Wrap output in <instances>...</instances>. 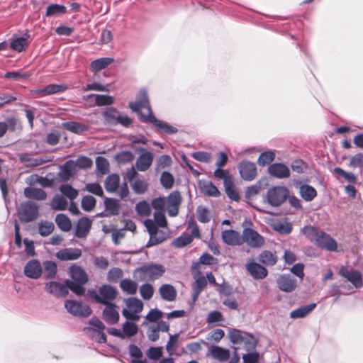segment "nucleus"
<instances>
[{
	"label": "nucleus",
	"mask_w": 363,
	"mask_h": 363,
	"mask_svg": "<svg viewBox=\"0 0 363 363\" xmlns=\"http://www.w3.org/2000/svg\"><path fill=\"white\" fill-rule=\"evenodd\" d=\"M129 107L138 113L142 122L151 123L160 130L168 134H174L178 131L177 128L155 118L152 113L148 97L145 90L140 91L137 100L130 102Z\"/></svg>",
	"instance_id": "1"
},
{
	"label": "nucleus",
	"mask_w": 363,
	"mask_h": 363,
	"mask_svg": "<svg viewBox=\"0 0 363 363\" xmlns=\"http://www.w3.org/2000/svg\"><path fill=\"white\" fill-rule=\"evenodd\" d=\"M71 280H66L67 286L77 295H82L85 289L84 285L88 281V277L85 271L80 267L72 265L69 267Z\"/></svg>",
	"instance_id": "2"
},
{
	"label": "nucleus",
	"mask_w": 363,
	"mask_h": 363,
	"mask_svg": "<svg viewBox=\"0 0 363 363\" xmlns=\"http://www.w3.org/2000/svg\"><path fill=\"white\" fill-rule=\"evenodd\" d=\"M144 225L150 234V240L147 246H153L162 242L169 237V230L167 226L160 230L157 227L152 219H147L144 221Z\"/></svg>",
	"instance_id": "3"
},
{
	"label": "nucleus",
	"mask_w": 363,
	"mask_h": 363,
	"mask_svg": "<svg viewBox=\"0 0 363 363\" xmlns=\"http://www.w3.org/2000/svg\"><path fill=\"white\" fill-rule=\"evenodd\" d=\"M289 190L284 186L269 188L266 194L267 202L273 207L281 206L288 199Z\"/></svg>",
	"instance_id": "4"
},
{
	"label": "nucleus",
	"mask_w": 363,
	"mask_h": 363,
	"mask_svg": "<svg viewBox=\"0 0 363 363\" xmlns=\"http://www.w3.org/2000/svg\"><path fill=\"white\" fill-rule=\"evenodd\" d=\"M89 295L94 298L97 303L104 305L112 304L117 295L116 289L110 285H103L98 291L89 290Z\"/></svg>",
	"instance_id": "5"
},
{
	"label": "nucleus",
	"mask_w": 363,
	"mask_h": 363,
	"mask_svg": "<svg viewBox=\"0 0 363 363\" xmlns=\"http://www.w3.org/2000/svg\"><path fill=\"white\" fill-rule=\"evenodd\" d=\"M125 306L122 311L123 315L130 320H138L140 318L138 313L143 308V302L137 298H129L125 300Z\"/></svg>",
	"instance_id": "6"
},
{
	"label": "nucleus",
	"mask_w": 363,
	"mask_h": 363,
	"mask_svg": "<svg viewBox=\"0 0 363 363\" xmlns=\"http://www.w3.org/2000/svg\"><path fill=\"white\" fill-rule=\"evenodd\" d=\"M138 271L141 274V279L153 281L162 277L165 269L162 264H150L140 267Z\"/></svg>",
	"instance_id": "7"
},
{
	"label": "nucleus",
	"mask_w": 363,
	"mask_h": 363,
	"mask_svg": "<svg viewBox=\"0 0 363 363\" xmlns=\"http://www.w3.org/2000/svg\"><path fill=\"white\" fill-rule=\"evenodd\" d=\"M39 206L33 201H26L21 204L18 210V218L21 221L30 222L38 216Z\"/></svg>",
	"instance_id": "8"
},
{
	"label": "nucleus",
	"mask_w": 363,
	"mask_h": 363,
	"mask_svg": "<svg viewBox=\"0 0 363 363\" xmlns=\"http://www.w3.org/2000/svg\"><path fill=\"white\" fill-rule=\"evenodd\" d=\"M65 307L69 313L78 317H88L92 312L89 306L73 300H67Z\"/></svg>",
	"instance_id": "9"
},
{
	"label": "nucleus",
	"mask_w": 363,
	"mask_h": 363,
	"mask_svg": "<svg viewBox=\"0 0 363 363\" xmlns=\"http://www.w3.org/2000/svg\"><path fill=\"white\" fill-rule=\"evenodd\" d=\"M242 238V242H246L251 247L259 248L264 244V238L252 228H245Z\"/></svg>",
	"instance_id": "10"
},
{
	"label": "nucleus",
	"mask_w": 363,
	"mask_h": 363,
	"mask_svg": "<svg viewBox=\"0 0 363 363\" xmlns=\"http://www.w3.org/2000/svg\"><path fill=\"white\" fill-rule=\"evenodd\" d=\"M339 274L350 281L357 289L362 287L363 285L362 274L358 270L350 269L342 266L339 270Z\"/></svg>",
	"instance_id": "11"
},
{
	"label": "nucleus",
	"mask_w": 363,
	"mask_h": 363,
	"mask_svg": "<svg viewBox=\"0 0 363 363\" xmlns=\"http://www.w3.org/2000/svg\"><path fill=\"white\" fill-rule=\"evenodd\" d=\"M182 202V196L179 191L172 192L166 198V208L169 216L174 217L179 213V207Z\"/></svg>",
	"instance_id": "12"
},
{
	"label": "nucleus",
	"mask_w": 363,
	"mask_h": 363,
	"mask_svg": "<svg viewBox=\"0 0 363 363\" xmlns=\"http://www.w3.org/2000/svg\"><path fill=\"white\" fill-rule=\"evenodd\" d=\"M314 243L320 248L335 252L337 250V245L336 241L328 234L320 230Z\"/></svg>",
	"instance_id": "13"
},
{
	"label": "nucleus",
	"mask_w": 363,
	"mask_h": 363,
	"mask_svg": "<svg viewBox=\"0 0 363 363\" xmlns=\"http://www.w3.org/2000/svg\"><path fill=\"white\" fill-rule=\"evenodd\" d=\"M139 151L141 153L136 160L135 167L138 171L145 172L151 166L154 160V155L151 152L144 148H140Z\"/></svg>",
	"instance_id": "14"
},
{
	"label": "nucleus",
	"mask_w": 363,
	"mask_h": 363,
	"mask_svg": "<svg viewBox=\"0 0 363 363\" xmlns=\"http://www.w3.org/2000/svg\"><path fill=\"white\" fill-rule=\"evenodd\" d=\"M278 288L286 293L292 292L297 286V281L290 274H281L277 279Z\"/></svg>",
	"instance_id": "15"
},
{
	"label": "nucleus",
	"mask_w": 363,
	"mask_h": 363,
	"mask_svg": "<svg viewBox=\"0 0 363 363\" xmlns=\"http://www.w3.org/2000/svg\"><path fill=\"white\" fill-rule=\"evenodd\" d=\"M238 168L241 177L245 180L252 181L257 175L255 164L252 162L242 161Z\"/></svg>",
	"instance_id": "16"
},
{
	"label": "nucleus",
	"mask_w": 363,
	"mask_h": 363,
	"mask_svg": "<svg viewBox=\"0 0 363 363\" xmlns=\"http://www.w3.org/2000/svg\"><path fill=\"white\" fill-rule=\"evenodd\" d=\"M247 271L255 279H262L268 274L267 269L261 264L250 261L245 265Z\"/></svg>",
	"instance_id": "17"
},
{
	"label": "nucleus",
	"mask_w": 363,
	"mask_h": 363,
	"mask_svg": "<svg viewBox=\"0 0 363 363\" xmlns=\"http://www.w3.org/2000/svg\"><path fill=\"white\" fill-rule=\"evenodd\" d=\"M106 307L102 313V318L107 324L113 325L118 322L120 315L113 303L105 305Z\"/></svg>",
	"instance_id": "18"
},
{
	"label": "nucleus",
	"mask_w": 363,
	"mask_h": 363,
	"mask_svg": "<svg viewBox=\"0 0 363 363\" xmlns=\"http://www.w3.org/2000/svg\"><path fill=\"white\" fill-rule=\"evenodd\" d=\"M93 99H94V102L93 104L89 103V106H108L113 104L114 102L113 97L108 95L92 94L84 96V100L85 101H89V100Z\"/></svg>",
	"instance_id": "19"
},
{
	"label": "nucleus",
	"mask_w": 363,
	"mask_h": 363,
	"mask_svg": "<svg viewBox=\"0 0 363 363\" xmlns=\"http://www.w3.org/2000/svg\"><path fill=\"white\" fill-rule=\"evenodd\" d=\"M42 274V267L37 259H32L27 262L24 267V274L30 279H38Z\"/></svg>",
	"instance_id": "20"
},
{
	"label": "nucleus",
	"mask_w": 363,
	"mask_h": 363,
	"mask_svg": "<svg viewBox=\"0 0 363 363\" xmlns=\"http://www.w3.org/2000/svg\"><path fill=\"white\" fill-rule=\"evenodd\" d=\"M29 35L26 33L23 36L14 34L10 40V47L12 50L21 52L28 45Z\"/></svg>",
	"instance_id": "21"
},
{
	"label": "nucleus",
	"mask_w": 363,
	"mask_h": 363,
	"mask_svg": "<svg viewBox=\"0 0 363 363\" xmlns=\"http://www.w3.org/2000/svg\"><path fill=\"white\" fill-rule=\"evenodd\" d=\"M268 172L272 177L279 179L288 178L290 176L289 167L282 163H274L268 168Z\"/></svg>",
	"instance_id": "22"
},
{
	"label": "nucleus",
	"mask_w": 363,
	"mask_h": 363,
	"mask_svg": "<svg viewBox=\"0 0 363 363\" xmlns=\"http://www.w3.org/2000/svg\"><path fill=\"white\" fill-rule=\"evenodd\" d=\"M67 286L57 281H50L45 284V289L55 296H65L68 292Z\"/></svg>",
	"instance_id": "23"
},
{
	"label": "nucleus",
	"mask_w": 363,
	"mask_h": 363,
	"mask_svg": "<svg viewBox=\"0 0 363 363\" xmlns=\"http://www.w3.org/2000/svg\"><path fill=\"white\" fill-rule=\"evenodd\" d=\"M223 241L229 245H240L242 244V237L238 231L225 230L222 232Z\"/></svg>",
	"instance_id": "24"
},
{
	"label": "nucleus",
	"mask_w": 363,
	"mask_h": 363,
	"mask_svg": "<svg viewBox=\"0 0 363 363\" xmlns=\"http://www.w3.org/2000/svg\"><path fill=\"white\" fill-rule=\"evenodd\" d=\"M82 255V250L79 248H65L56 253V257L60 260H75Z\"/></svg>",
	"instance_id": "25"
},
{
	"label": "nucleus",
	"mask_w": 363,
	"mask_h": 363,
	"mask_svg": "<svg viewBox=\"0 0 363 363\" xmlns=\"http://www.w3.org/2000/svg\"><path fill=\"white\" fill-rule=\"evenodd\" d=\"M67 89L65 84H51L45 86L44 89H35L34 94H38L41 96L55 94L65 91Z\"/></svg>",
	"instance_id": "26"
},
{
	"label": "nucleus",
	"mask_w": 363,
	"mask_h": 363,
	"mask_svg": "<svg viewBox=\"0 0 363 363\" xmlns=\"http://www.w3.org/2000/svg\"><path fill=\"white\" fill-rule=\"evenodd\" d=\"M91 227V220L86 218L84 217L79 220L75 231V235L79 238H85Z\"/></svg>",
	"instance_id": "27"
},
{
	"label": "nucleus",
	"mask_w": 363,
	"mask_h": 363,
	"mask_svg": "<svg viewBox=\"0 0 363 363\" xmlns=\"http://www.w3.org/2000/svg\"><path fill=\"white\" fill-rule=\"evenodd\" d=\"M178 339H179V334H174V335L169 334V340L166 344L165 349L169 356L181 355L182 354L186 352V351L184 348L182 350L181 353L177 352V350L179 347Z\"/></svg>",
	"instance_id": "28"
},
{
	"label": "nucleus",
	"mask_w": 363,
	"mask_h": 363,
	"mask_svg": "<svg viewBox=\"0 0 363 363\" xmlns=\"http://www.w3.org/2000/svg\"><path fill=\"white\" fill-rule=\"evenodd\" d=\"M159 293L162 299L167 301H173L177 298V291L175 288L168 284H164L160 286Z\"/></svg>",
	"instance_id": "29"
},
{
	"label": "nucleus",
	"mask_w": 363,
	"mask_h": 363,
	"mask_svg": "<svg viewBox=\"0 0 363 363\" xmlns=\"http://www.w3.org/2000/svg\"><path fill=\"white\" fill-rule=\"evenodd\" d=\"M207 285V279L203 276L196 278L195 281L192 284V301L195 303L201 292L206 288Z\"/></svg>",
	"instance_id": "30"
},
{
	"label": "nucleus",
	"mask_w": 363,
	"mask_h": 363,
	"mask_svg": "<svg viewBox=\"0 0 363 363\" xmlns=\"http://www.w3.org/2000/svg\"><path fill=\"white\" fill-rule=\"evenodd\" d=\"M77 164L74 160L67 161L61 167V177L64 180H68L77 172Z\"/></svg>",
	"instance_id": "31"
},
{
	"label": "nucleus",
	"mask_w": 363,
	"mask_h": 363,
	"mask_svg": "<svg viewBox=\"0 0 363 363\" xmlns=\"http://www.w3.org/2000/svg\"><path fill=\"white\" fill-rule=\"evenodd\" d=\"M24 195L26 198L38 201H43L47 197V194L42 189L35 187H26L24 189Z\"/></svg>",
	"instance_id": "32"
},
{
	"label": "nucleus",
	"mask_w": 363,
	"mask_h": 363,
	"mask_svg": "<svg viewBox=\"0 0 363 363\" xmlns=\"http://www.w3.org/2000/svg\"><path fill=\"white\" fill-rule=\"evenodd\" d=\"M316 307V303H310L301 306L290 313V318L292 319L302 318L312 312Z\"/></svg>",
	"instance_id": "33"
},
{
	"label": "nucleus",
	"mask_w": 363,
	"mask_h": 363,
	"mask_svg": "<svg viewBox=\"0 0 363 363\" xmlns=\"http://www.w3.org/2000/svg\"><path fill=\"white\" fill-rule=\"evenodd\" d=\"M199 186L201 192L208 196L218 197L220 194L218 188L211 182L201 181L199 182Z\"/></svg>",
	"instance_id": "34"
},
{
	"label": "nucleus",
	"mask_w": 363,
	"mask_h": 363,
	"mask_svg": "<svg viewBox=\"0 0 363 363\" xmlns=\"http://www.w3.org/2000/svg\"><path fill=\"white\" fill-rule=\"evenodd\" d=\"M114 60L112 57L98 58L91 62L90 69L93 72L96 73L106 68Z\"/></svg>",
	"instance_id": "35"
},
{
	"label": "nucleus",
	"mask_w": 363,
	"mask_h": 363,
	"mask_svg": "<svg viewBox=\"0 0 363 363\" xmlns=\"http://www.w3.org/2000/svg\"><path fill=\"white\" fill-rule=\"evenodd\" d=\"M210 353L213 358L219 361H226L230 358L229 350L219 346H212L210 348Z\"/></svg>",
	"instance_id": "36"
},
{
	"label": "nucleus",
	"mask_w": 363,
	"mask_h": 363,
	"mask_svg": "<svg viewBox=\"0 0 363 363\" xmlns=\"http://www.w3.org/2000/svg\"><path fill=\"white\" fill-rule=\"evenodd\" d=\"M299 194L302 199L306 201H313L317 196L316 190L308 184L301 185Z\"/></svg>",
	"instance_id": "37"
},
{
	"label": "nucleus",
	"mask_w": 363,
	"mask_h": 363,
	"mask_svg": "<svg viewBox=\"0 0 363 363\" xmlns=\"http://www.w3.org/2000/svg\"><path fill=\"white\" fill-rule=\"evenodd\" d=\"M19 160L22 162H25L27 167H38L43 164L47 160L41 157H32L28 154H21L19 155Z\"/></svg>",
	"instance_id": "38"
},
{
	"label": "nucleus",
	"mask_w": 363,
	"mask_h": 363,
	"mask_svg": "<svg viewBox=\"0 0 363 363\" xmlns=\"http://www.w3.org/2000/svg\"><path fill=\"white\" fill-rule=\"evenodd\" d=\"M62 126L67 130L77 134L82 133L88 130L87 125L75 121L63 123Z\"/></svg>",
	"instance_id": "39"
},
{
	"label": "nucleus",
	"mask_w": 363,
	"mask_h": 363,
	"mask_svg": "<svg viewBox=\"0 0 363 363\" xmlns=\"http://www.w3.org/2000/svg\"><path fill=\"white\" fill-rule=\"evenodd\" d=\"M259 261L267 266H273L277 263V257L270 251L264 250L259 255Z\"/></svg>",
	"instance_id": "40"
},
{
	"label": "nucleus",
	"mask_w": 363,
	"mask_h": 363,
	"mask_svg": "<svg viewBox=\"0 0 363 363\" xmlns=\"http://www.w3.org/2000/svg\"><path fill=\"white\" fill-rule=\"evenodd\" d=\"M138 331V325L131 321H125L122 326V333L123 338L131 337L137 334Z\"/></svg>",
	"instance_id": "41"
},
{
	"label": "nucleus",
	"mask_w": 363,
	"mask_h": 363,
	"mask_svg": "<svg viewBox=\"0 0 363 363\" xmlns=\"http://www.w3.org/2000/svg\"><path fill=\"white\" fill-rule=\"evenodd\" d=\"M84 330L94 341L99 343H105L106 342V336L104 330H99L91 328H85Z\"/></svg>",
	"instance_id": "42"
},
{
	"label": "nucleus",
	"mask_w": 363,
	"mask_h": 363,
	"mask_svg": "<svg viewBox=\"0 0 363 363\" xmlns=\"http://www.w3.org/2000/svg\"><path fill=\"white\" fill-rule=\"evenodd\" d=\"M120 178L118 174H111L105 181V188L108 192H114L118 187Z\"/></svg>",
	"instance_id": "43"
},
{
	"label": "nucleus",
	"mask_w": 363,
	"mask_h": 363,
	"mask_svg": "<svg viewBox=\"0 0 363 363\" xmlns=\"http://www.w3.org/2000/svg\"><path fill=\"white\" fill-rule=\"evenodd\" d=\"M55 222L62 231L67 232L72 228V223L69 218L65 214H57L55 218Z\"/></svg>",
	"instance_id": "44"
},
{
	"label": "nucleus",
	"mask_w": 363,
	"mask_h": 363,
	"mask_svg": "<svg viewBox=\"0 0 363 363\" xmlns=\"http://www.w3.org/2000/svg\"><path fill=\"white\" fill-rule=\"evenodd\" d=\"M121 289L128 294H135L137 292L138 284L135 281L128 279H123L120 283Z\"/></svg>",
	"instance_id": "45"
},
{
	"label": "nucleus",
	"mask_w": 363,
	"mask_h": 363,
	"mask_svg": "<svg viewBox=\"0 0 363 363\" xmlns=\"http://www.w3.org/2000/svg\"><path fill=\"white\" fill-rule=\"evenodd\" d=\"M246 333V332L240 330L231 328L228 331V337L232 343L240 344L242 342V340Z\"/></svg>",
	"instance_id": "46"
},
{
	"label": "nucleus",
	"mask_w": 363,
	"mask_h": 363,
	"mask_svg": "<svg viewBox=\"0 0 363 363\" xmlns=\"http://www.w3.org/2000/svg\"><path fill=\"white\" fill-rule=\"evenodd\" d=\"M66 7L60 4H51L47 7L46 16H57L66 12Z\"/></svg>",
	"instance_id": "47"
},
{
	"label": "nucleus",
	"mask_w": 363,
	"mask_h": 363,
	"mask_svg": "<svg viewBox=\"0 0 363 363\" xmlns=\"http://www.w3.org/2000/svg\"><path fill=\"white\" fill-rule=\"evenodd\" d=\"M16 125V120L9 118L4 122H0V138L3 137L8 130L14 131Z\"/></svg>",
	"instance_id": "48"
},
{
	"label": "nucleus",
	"mask_w": 363,
	"mask_h": 363,
	"mask_svg": "<svg viewBox=\"0 0 363 363\" xmlns=\"http://www.w3.org/2000/svg\"><path fill=\"white\" fill-rule=\"evenodd\" d=\"M50 206L52 209L56 211L65 210L67 206V201L62 196L56 195L52 199Z\"/></svg>",
	"instance_id": "49"
},
{
	"label": "nucleus",
	"mask_w": 363,
	"mask_h": 363,
	"mask_svg": "<svg viewBox=\"0 0 363 363\" xmlns=\"http://www.w3.org/2000/svg\"><path fill=\"white\" fill-rule=\"evenodd\" d=\"M96 172L98 174L103 175L108 172L109 163L108 160L101 156L96 158Z\"/></svg>",
	"instance_id": "50"
},
{
	"label": "nucleus",
	"mask_w": 363,
	"mask_h": 363,
	"mask_svg": "<svg viewBox=\"0 0 363 363\" xmlns=\"http://www.w3.org/2000/svg\"><path fill=\"white\" fill-rule=\"evenodd\" d=\"M224 188L226 194L231 200L236 201L239 200L240 196L234 185L233 179L227 182L226 184H224Z\"/></svg>",
	"instance_id": "51"
},
{
	"label": "nucleus",
	"mask_w": 363,
	"mask_h": 363,
	"mask_svg": "<svg viewBox=\"0 0 363 363\" xmlns=\"http://www.w3.org/2000/svg\"><path fill=\"white\" fill-rule=\"evenodd\" d=\"M57 264L51 261L44 262V276L46 279H52L57 273Z\"/></svg>",
	"instance_id": "52"
},
{
	"label": "nucleus",
	"mask_w": 363,
	"mask_h": 363,
	"mask_svg": "<svg viewBox=\"0 0 363 363\" xmlns=\"http://www.w3.org/2000/svg\"><path fill=\"white\" fill-rule=\"evenodd\" d=\"M242 343L245 345L246 350L250 352L255 350L257 340L253 335L247 333L244 336Z\"/></svg>",
	"instance_id": "53"
},
{
	"label": "nucleus",
	"mask_w": 363,
	"mask_h": 363,
	"mask_svg": "<svg viewBox=\"0 0 363 363\" xmlns=\"http://www.w3.org/2000/svg\"><path fill=\"white\" fill-rule=\"evenodd\" d=\"M105 121L110 124H117L119 113L114 108H108L103 114Z\"/></svg>",
	"instance_id": "54"
},
{
	"label": "nucleus",
	"mask_w": 363,
	"mask_h": 363,
	"mask_svg": "<svg viewBox=\"0 0 363 363\" xmlns=\"http://www.w3.org/2000/svg\"><path fill=\"white\" fill-rule=\"evenodd\" d=\"M301 232L309 240L314 242L320 230L314 226L306 225L301 229Z\"/></svg>",
	"instance_id": "55"
},
{
	"label": "nucleus",
	"mask_w": 363,
	"mask_h": 363,
	"mask_svg": "<svg viewBox=\"0 0 363 363\" xmlns=\"http://www.w3.org/2000/svg\"><path fill=\"white\" fill-rule=\"evenodd\" d=\"M106 210L111 215H117L119 212L118 201L116 199L106 198L104 201Z\"/></svg>",
	"instance_id": "56"
},
{
	"label": "nucleus",
	"mask_w": 363,
	"mask_h": 363,
	"mask_svg": "<svg viewBox=\"0 0 363 363\" xmlns=\"http://www.w3.org/2000/svg\"><path fill=\"white\" fill-rule=\"evenodd\" d=\"M61 193L70 200L74 199L78 196V191L69 184H62L60 187Z\"/></svg>",
	"instance_id": "57"
},
{
	"label": "nucleus",
	"mask_w": 363,
	"mask_h": 363,
	"mask_svg": "<svg viewBox=\"0 0 363 363\" xmlns=\"http://www.w3.org/2000/svg\"><path fill=\"white\" fill-rule=\"evenodd\" d=\"M140 294L145 300H150L154 294V288L152 284L146 283L140 286Z\"/></svg>",
	"instance_id": "58"
},
{
	"label": "nucleus",
	"mask_w": 363,
	"mask_h": 363,
	"mask_svg": "<svg viewBox=\"0 0 363 363\" xmlns=\"http://www.w3.org/2000/svg\"><path fill=\"white\" fill-rule=\"evenodd\" d=\"M147 188L148 184L145 180L138 179L132 184L133 190L138 194L145 193Z\"/></svg>",
	"instance_id": "59"
},
{
	"label": "nucleus",
	"mask_w": 363,
	"mask_h": 363,
	"mask_svg": "<svg viewBox=\"0 0 363 363\" xmlns=\"http://www.w3.org/2000/svg\"><path fill=\"white\" fill-rule=\"evenodd\" d=\"M275 158V154L272 151H266L262 152L258 160L257 163L261 166H264L267 164H269L272 162Z\"/></svg>",
	"instance_id": "60"
},
{
	"label": "nucleus",
	"mask_w": 363,
	"mask_h": 363,
	"mask_svg": "<svg viewBox=\"0 0 363 363\" xmlns=\"http://www.w3.org/2000/svg\"><path fill=\"white\" fill-rule=\"evenodd\" d=\"M135 210L138 214H139L141 216H148L151 213L150 206L147 202L145 201H140L138 203H137L135 206Z\"/></svg>",
	"instance_id": "61"
},
{
	"label": "nucleus",
	"mask_w": 363,
	"mask_h": 363,
	"mask_svg": "<svg viewBox=\"0 0 363 363\" xmlns=\"http://www.w3.org/2000/svg\"><path fill=\"white\" fill-rule=\"evenodd\" d=\"M54 230V224L52 222L45 221L39 223L38 232L42 236H48Z\"/></svg>",
	"instance_id": "62"
},
{
	"label": "nucleus",
	"mask_w": 363,
	"mask_h": 363,
	"mask_svg": "<svg viewBox=\"0 0 363 363\" xmlns=\"http://www.w3.org/2000/svg\"><path fill=\"white\" fill-rule=\"evenodd\" d=\"M192 242V236L189 234H182L173 241V245L176 247H183Z\"/></svg>",
	"instance_id": "63"
},
{
	"label": "nucleus",
	"mask_w": 363,
	"mask_h": 363,
	"mask_svg": "<svg viewBox=\"0 0 363 363\" xmlns=\"http://www.w3.org/2000/svg\"><path fill=\"white\" fill-rule=\"evenodd\" d=\"M174 177L172 174L168 172H164L161 174L160 182L162 186L167 189H169L173 186Z\"/></svg>",
	"instance_id": "64"
}]
</instances>
